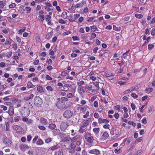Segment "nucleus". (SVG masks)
I'll return each instance as SVG.
<instances>
[{
	"label": "nucleus",
	"mask_w": 155,
	"mask_h": 155,
	"mask_svg": "<svg viewBox=\"0 0 155 155\" xmlns=\"http://www.w3.org/2000/svg\"><path fill=\"white\" fill-rule=\"evenodd\" d=\"M94 132L96 134H98L100 130V129L99 128H95L93 129Z\"/></svg>",
	"instance_id": "cd10ccee"
},
{
	"label": "nucleus",
	"mask_w": 155,
	"mask_h": 155,
	"mask_svg": "<svg viewBox=\"0 0 155 155\" xmlns=\"http://www.w3.org/2000/svg\"><path fill=\"white\" fill-rule=\"evenodd\" d=\"M41 21H43L45 19V16L44 15H42L39 16Z\"/></svg>",
	"instance_id": "6e6d98bb"
},
{
	"label": "nucleus",
	"mask_w": 155,
	"mask_h": 155,
	"mask_svg": "<svg viewBox=\"0 0 155 155\" xmlns=\"http://www.w3.org/2000/svg\"><path fill=\"white\" fill-rule=\"evenodd\" d=\"M20 149L22 151H25V149L28 147L25 144H21L19 146Z\"/></svg>",
	"instance_id": "f8f14e48"
},
{
	"label": "nucleus",
	"mask_w": 155,
	"mask_h": 155,
	"mask_svg": "<svg viewBox=\"0 0 155 155\" xmlns=\"http://www.w3.org/2000/svg\"><path fill=\"white\" fill-rule=\"evenodd\" d=\"M89 111H87L86 113V114L83 116L84 118H87L89 116Z\"/></svg>",
	"instance_id": "bf43d9fd"
},
{
	"label": "nucleus",
	"mask_w": 155,
	"mask_h": 155,
	"mask_svg": "<svg viewBox=\"0 0 155 155\" xmlns=\"http://www.w3.org/2000/svg\"><path fill=\"white\" fill-rule=\"evenodd\" d=\"M84 137L87 139V141L90 143H91L94 140V137L91 136V134L88 133H87L84 135Z\"/></svg>",
	"instance_id": "7ed1b4c3"
},
{
	"label": "nucleus",
	"mask_w": 155,
	"mask_h": 155,
	"mask_svg": "<svg viewBox=\"0 0 155 155\" xmlns=\"http://www.w3.org/2000/svg\"><path fill=\"white\" fill-rule=\"evenodd\" d=\"M89 153L91 154L98 155L100 154V152L99 150L97 149H93L90 150Z\"/></svg>",
	"instance_id": "0eeeda50"
},
{
	"label": "nucleus",
	"mask_w": 155,
	"mask_h": 155,
	"mask_svg": "<svg viewBox=\"0 0 155 155\" xmlns=\"http://www.w3.org/2000/svg\"><path fill=\"white\" fill-rule=\"evenodd\" d=\"M97 27L96 26L93 25L91 27V29L93 31H95L97 30Z\"/></svg>",
	"instance_id": "a19ab883"
},
{
	"label": "nucleus",
	"mask_w": 155,
	"mask_h": 155,
	"mask_svg": "<svg viewBox=\"0 0 155 155\" xmlns=\"http://www.w3.org/2000/svg\"><path fill=\"white\" fill-rule=\"evenodd\" d=\"M81 137L80 135H77L74 137L71 140V142L72 143H74L78 140L80 139Z\"/></svg>",
	"instance_id": "6e6552de"
},
{
	"label": "nucleus",
	"mask_w": 155,
	"mask_h": 155,
	"mask_svg": "<svg viewBox=\"0 0 155 155\" xmlns=\"http://www.w3.org/2000/svg\"><path fill=\"white\" fill-rule=\"evenodd\" d=\"M70 147L74 149L76 147V145L72 143H71L70 145Z\"/></svg>",
	"instance_id": "5fc2aeb1"
},
{
	"label": "nucleus",
	"mask_w": 155,
	"mask_h": 155,
	"mask_svg": "<svg viewBox=\"0 0 155 155\" xmlns=\"http://www.w3.org/2000/svg\"><path fill=\"white\" fill-rule=\"evenodd\" d=\"M1 108H2L3 110L4 111L6 110L7 109V107L6 106L4 105H1Z\"/></svg>",
	"instance_id": "603ef678"
},
{
	"label": "nucleus",
	"mask_w": 155,
	"mask_h": 155,
	"mask_svg": "<svg viewBox=\"0 0 155 155\" xmlns=\"http://www.w3.org/2000/svg\"><path fill=\"white\" fill-rule=\"evenodd\" d=\"M52 36V34L51 33H48L46 35V38L47 39H49Z\"/></svg>",
	"instance_id": "473e14b6"
},
{
	"label": "nucleus",
	"mask_w": 155,
	"mask_h": 155,
	"mask_svg": "<svg viewBox=\"0 0 155 155\" xmlns=\"http://www.w3.org/2000/svg\"><path fill=\"white\" fill-rule=\"evenodd\" d=\"M71 85L70 84H65L63 87V90L68 91V87H71Z\"/></svg>",
	"instance_id": "6ab92c4d"
},
{
	"label": "nucleus",
	"mask_w": 155,
	"mask_h": 155,
	"mask_svg": "<svg viewBox=\"0 0 155 155\" xmlns=\"http://www.w3.org/2000/svg\"><path fill=\"white\" fill-rule=\"evenodd\" d=\"M61 100L64 101H68V99L66 97H61Z\"/></svg>",
	"instance_id": "e2e57ef3"
},
{
	"label": "nucleus",
	"mask_w": 155,
	"mask_h": 155,
	"mask_svg": "<svg viewBox=\"0 0 155 155\" xmlns=\"http://www.w3.org/2000/svg\"><path fill=\"white\" fill-rule=\"evenodd\" d=\"M11 41V39L9 38H7L5 42V45L7 46L9 45H10V42Z\"/></svg>",
	"instance_id": "4be33fe9"
},
{
	"label": "nucleus",
	"mask_w": 155,
	"mask_h": 155,
	"mask_svg": "<svg viewBox=\"0 0 155 155\" xmlns=\"http://www.w3.org/2000/svg\"><path fill=\"white\" fill-rule=\"evenodd\" d=\"M71 140V138L69 136H67L62 139V141L63 142H67Z\"/></svg>",
	"instance_id": "a211bd4d"
},
{
	"label": "nucleus",
	"mask_w": 155,
	"mask_h": 155,
	"mask_svg": "<svg viewBox=\"0 0 155 155\" xmlns=\"http://www.w3.org/2000/svg\"><path fill=\"white\" fill-rule=\"evenodd\" d=\"M128 123L130 125H132L134 127L136 125V123L132 121L128 122Z\"/></svg>",
	"instance_id": "69168bd1"
},
{
	"label": "nucleus",
	"mask_w": 155,
	"mask_h": 155,
	"mask_svg": "<svg viewBox=\"0 0 155 155\" xmlns=\"http://www.w3.org/2000/svg\"><path fill=\"white\" fill-rule=\"evenodd\" d=\"M93 84L97 88V90L99 89L100 87L99 86V82H98L94 81L93 82Z\"/></svg>",
	"instance_id": "c85d7f7f"
},
{
	"label": "nucleus",
	"mask_w": 155,
	"mask_h": 155,
	"mask_svg": "<svg viewBox=\"0 0 155 155\" xmlns=\"http://www.w3.org/2000/svg\"><path fill=\"white\" fill-rule=\"evenodd\" d=\"M61 17L64 19H66L67 18L68 16L66 12H63L62 13Z\"/></svg>",
	"instance_id": "5701e85b"
},
{
	"label": "nucleus",
	"mask_w": 155,
	"mask_h": 155,
	"mask_svg": "<svg viewBox=\"0 0 155 155\" xmlns=\"http://www.w3.org/2000/svg\"><path fill=\"white\" fill-rule=\"evenodd\" d=\"M40 121L44 125H46L48 123L47 120L44 118L41 117L40 119Z\"/></svg>",
	"instance_id": "4468645a"
},
{
	"label": "nucleus",
	"mask_w": 155,
	"mask_h": 155,
	"mask_svg": "<svg viewBox=\"0 0 155 155\" xmlns=\"http://www.w3.org/2000/svg\"><path fill=\"white\" fill-rule=\"evenodd\" d=\"M80 15V14H74V18L75 20L78 18Z\"/></svg>",
	"instance_id": "8fccbe9b"
},
{
	"label": "nucleus",
	"mask_w": 155,
	"mask_h": 155,
	"mask_svg": "<svg viewBox=\"0 0 155 155\" xmlns=\"http://www.w3.org/2000/svg\"><path fill=\"white\" fill-rule=\"evenodd\" d=\"M19 116H17L15 117L14 121L15 122H18L19 120Z\"/></svg>",
	"instance_id": "864d4df0"
},
{
	"label": "nucleus",
	"mask_w": 155,
	"mask_h": 155,
	"mask_svg": "<svg viewBox=\"0 0 155 155\" xmlns=\"http://www.w3.org/2000/svg\"><path fill=\"white\" fill-rule=\"evenodd\" d=\"M77 83L78 86L79 85H80V86H81V85H83L84 84V82L83 81H80L79 82H77Z\"/></svg>",
	"instance_id": "052dcab7"
},
{
	"label": "nucleus",
	"mask_w": 155,
	"mask_h": 155,
	"mask_svg": "<svg viewBox=\"0 0 155 155\" xmlns=\"http://www.w3.org/2000/svg\"><path fill=\"white\" fill-rule=\"evenodd\" d=\"M143 15L140 14H135V16L138 18H141L143 17Z\"/></svg>",
	"instance_id": "f704fd0d"
},
{
	"label": "nucleus",
	"mask_w": 155,
	"mask_h": 155,
	"mask_svg": "<svg viewBox=\"0 0 155 155\" xmlns=\"http://www.w3.org/2000/svg\"><path fill=\"white\" fill-rule=\"evenodd\" d=\"M6 4L5 3H4V2L2 1L0 2V7L1 8H3Z\"/></svg>",
	"instance_id": "4c0bfd02"
},
{
	"label": "nucleus",
	"mask_w": 155,
	"mask_h": 155,
	"mask_svg": "<svg viewBox=\"0 0 155 155\" xmlns=\"http://www.w3.org/2000/svg\"><path fill=\"white\" fill-rule=\"evenodd\" d=\"M60 130L59 129H55L53 131V135H57L59 134Z\"/></svg>",
	"instance_id": "f3484780"
},
{
	"label": "nucleus",
	"mask_w": 155,
	"mask_h": 155,
	"mask_svg": "<svg viewBox=\"0 0 155 155\" xmlns=\"http://www.w3.org/2000/svg\"><path fill=\"white\" fill-rule=\"evenodd\" d=\"M56 106L59 109H61L65 107V104L63 102H58Z\"/></svg>",
	"instance_id": "1a4fd4ad"
},
{
	"label": "nucleus",
	"mask_w": 155,
	"mask_h": 155,
	"mask_svg": "<svg viewBox=\"0 0 155 155\" xmlns=\"http://www.w3.org/2000/svg\"><path fill=\"white\" fill-rule=\"evenodd\" d=\"M129 51V50H128L123 54V57L124 59L127 58V56H128V54Z\"/></svg>",
	"instance_id": "58836bf2"
},
{
	"label": "nucleus",
	"mask_w": 155,
	"mask_h": 155,
	"mask_svg": "<svg viewBox=\"0 0 155 155\" xmlns=\"http://www.w3.org/2000/svg\"><path fill=\"white\" fill-rule=\"evenodd\" d=\"M34 87V86L32 84L30 81H28L27 84V87L28 88H32Z\"/></svg>",
	"instance_id": "412c9836"
},
{
	"label": "nucleus",
	"mask_w": 155,
	"mask_h": 155,
	"mask_svg": "<svg viewBox=\"0 0 155 155\" xmlns=\"http://www.w3.org/2000/svg\"><path fill=\"white\" fill-rule=\"evenodd\" d=\"M142 151L140 150H139L136 152L134 153L133 155H140L142 153Z\"/></svg>",
	"instance_id": "c756f323"
},
{
	"label": "nucleus",
	"mask_w": 155,
	"mask_h": 155,
	"mask_svg": "<svg viewBox=\"0 0 155 155\" xmlns=\"http://www.w3.org/2000/svg\"><path fill=\"white\" fill-rule=\"evenodd\" d=\"M68 126V124L67 123L62 122L60 125V129L62 131H64Z\"/></svg>",
	"instance_id": "20e7f679"
},
{
	"label": "nucleus",
	"mask_w": 155,
	"mask_h": 155,
	"mask_svg": "<svg viewBox=\"0 0 155 155\" xmlns=\"http://www.w3.org/2000/svg\"><path fill=\"white\" fill-rule=\"evenodd\" d=\"M51 138H49L47 139H46L45 140V142L46 143H48L50 142L51 141Z\"/></svg>",
	"instance_id": "680f3d73"
},
{
	"label": "nucleus",
	"mask_w": 155,
	"mask_h": 155,
	"mask_svg": "<svg viewBox=\"0 0 155 155\" xmlns=\"http://www.w3.org/2000/svg\"><path fill=\"white\" fill-rule=\"evenodd\" d=\"M13 48L15 50H16L17 48V45L15 43H14L12 44Z\"/></svg>",
	"instance_id": "09e8293b"
},
{
	"label": "nucleus",
	"mask_w": 155,
	"mask_h": 155,
	"mask_svg": "<svg viewBox=\"0 0 155 155\" xmlns=\"http://www.w3.org/2000/svg\"><path fill=\"white\" fill-rule=\"evenodd\" d=\"M51 18V16L49 15H45V19L47 21H50Z\"/></svg>",
	"instance_id": "c9c22d12"
},
{
	"label": "nucleus",
	"mask_w": 155,
	"mask_h": 155,
	"mask_svg": "<svg viewBox=\"0 0 155 155\" xmlns=\"http://www.w3.org/2000/svg\"><path fill=\"white\" fill-rule=\"evenodd\" d=\"M51 129H54L55 128L56 125L54 124H50L48 126Z\"/></svg>",
	"instance_id": "bb28decb"
},
{
	"label": "nucleus",
	"mask_w": 155,
	"mask_h": 155,
	"mask_svg": "<svg viewBox=\"0 0 155 155\" xmlns=\"http://www.w3.org/2000/svg\"><path fill=\"white\" fill-rule=\"evenodd\" d=\"M110 100V97L108 96H106L103 99H101V101L102 102H103L105 104L107 103Z\"/></svg>",
	"instance_id": "9d476101"
},
{
	"label": "nucleus",
	"mask_w": 155,
	"mask_h": 155,
	"mask_svg": "<svg viewBox=\"0 0 155 155\" xmlns=\"http://www.w3.org/2000/svg\"><path fill=\"white\" fill-rule=\"evenodd\" d=\"M80 110L82 113H84L85 112L87 109V108L85 107H81L80 108Z\"/></svg>",
	"instance_id": "2f4dec72"
},
{
	"label": "nucleus",
	"mask_w": 155,
	"mask_h": 155,
	"mask_svg": "<svg viewBox=\"0 0 155 155\" xmlns=\"http://www.w3.org/2000/svg\"><path fill=\"white\" fill-rule=\"evenodd\" d=\"M25 30V28H23L21 29H20L19 31V34H21V33L22 32H23Z\"/></svg>",
	"instance_id": "3c124183"
},
{
	"label": "nucleus",
	"mask_w": 155,
	"mask_h": 155,
	"mask_svg": "<svg viewBox=\"0 0 155 155\" xmlns=\"http://www.w3.org/2000/svg\"><path fill=\"white\" fill-rule=\"evenodd\" d=\"M43 143V140L41 139H39L37 142V144L39 145H41Z\"/></svg>",
	"instance_id": "7c9ffc66"
},
{
	"label": "nucleus",
	"mask_w": 155,
	"mask_h": 155,
	"mask_svg": "<svg viewBox=\"0 0 155 155\" xmlns=\"http://www.w3.org/2000/svg\"><path fill=\"white\" fill-rule=\"evenodd\" d=\"M37 90L40 93H42L43 92V90L42 87L38 86L37 87Z\"/></svg>",
	"instance_id": "393cba45"
},
{
	"label": "nucleus",
	"mask_w": 155,
	"mask_h": 155,
	"mask_svg": "<svg viewBox=\"0 0 155 155\" xmlns=\"http://www.w3.org/2000/svg\"><path fill=\"white\" fill-rule=\"evenodd\" d=\"M83 127H81L80 129L79 130V132L80 133H83L84 132V129H83Z\"/></svg>",
	"instance_id": "4d7b16f0"
},
{
	"label": "nucleus",
	"mask_w": 155,
	"mask_h": 155,
	"mask_svg": "<svg viewBox=\"0 0 155 155\" xmlns=\"http://www.w3.org/2000/svg\"><path fill=\"white\" fill-rule=\"evenodd\" d=\"M25 10L27 12V13H29L31 11V8L29 7H26L25 8Z\"/></svg>",
	"instance_id": "ea45409f"
},
{
	"label": "nucleus",
	"mask_w": 155,
	"mask_h": 155,
	"mask_svg": "<svg viewBox=\"0 0 155 155\" xmlns=\"http://www.w3.org/2000/svg\"><path fill=\"white\" fill-rule=\"evenodd\" d=\"M13 129L18 132H20L22 130V128L17 125H15L13 126Z\"/></svg>",
	"instance_id": "423d86ee"
},
{
	"label": "nucleus",
	"mask_w": 155,
	"mask_h": 155,
	"mask_svg": "<svg viewBox=\"0 0 155 155\" xmlns=\"http://www.w3.org/2000/svg\"><path fill=\"white\" fill-rule=\"evenodd\" d=\"M89 122L87 120H84L83 122V124H82L81 127H82L84 128L86 127L88 124Z\"/></svg>",
	"instance_id": "2eb2a0df"
},
{
	"label": "nucleus",
	"mask_w": 155,
	"mask_h": 155,
	"mask_svg": "<svg viewBox=\"0 0 155 155\" xmlns=\"http://www.w3.org/2000/svg\"><path fill=\"white\" fill-rule=\"evenodd\" d=\"M102 136L105 139L107 138L109 136L108 134L106 132H104Z\"/></svg>",
	"instance_id": "72a5a7b5"
},
{
	"label": "nucleus",
	"mask_w": 155,
	"mask_h": 155,
	"mask_svg": "<svg viewBox=\"0 0 155 155\" xmlns=\"http://www.w3.org/2000/svg\"><path fill=\"white\" fill-rule=\"evenodd\" d=\"M6 130L9 131L10 130L9 127V123L8 122H7L6 124Z\"/></svg>",
	"instance_id": "49530a36"
},
{
	"label": "nucleus",
	"mask_w": 155,
	"mask_h": 155,
	"mask_svg": "<svg viewBox=\"0 0 155 155\" xmlns=\"http://www.w3.org/2000/svg\"><path fill=\"white\" fill-rule=\"evenodd\" d=\"M94 105L95 107H97L98 106V102L97 101H95L94 103Z\"/></svg>",
	"instance_id": "0e129e2a"
},
{
	"label": "nucleus",
	"mask_w": 155,
	"mask_h": 155,
	"mask_svg": "<svg viewBox=\"0 0 155 155\" xmlns=\"http://www.w3.org/2000/svg\"><path fill=\"white\" fill-rule=\"evenodd\" d=\"M73 112L71 110H65L64 113L63 117L65 118H70L72 116Z\"/></svg>",
	"instance_id": "f03ea898"
},
{
	"label": "nucleus",
	"mask_w": 155,
	"mask_h": 155,
	"mask_svg": "<svg viewBox=\"0 0 155 155\" xmlns=\"http://www.w3.org/2000/svg\"><path fill=\"white\" fill-rule=\"evenodd\" d=\"M153 89L151 88H146L145 91L146 93H150L152 92L153 91Z\"/></svg>",
	"instance_id": "a878e982"
},
{
	"label": "nucleus",
	"mask_w": 155,
	"mask_h": 155,
	"mask_svg": "<svg viewBox=\"0 0 155 155\" xmlns=\"http://www.w3.org/2000/svg\"><path fill=\"white\" fill-rule=\"evenodd\" d=\"M58 21V22L61 24H64L66 23V22L62 19H59Z\"/></svg>",
	"instance_id": "37998d69"
},
{
	"label": "nucleus",
	"mask_w": 155,
	"mask_h": 155,
	"mask_svg": "<svg viewBox=\"0 0 155 155\" xmlns=\"http://www.w3.org/2000/svg\"><path fill=\"white\" fill-rule=\"evenodd\" d=\"M46 89L47 90L50 91H53L52 88L50 86H47L46 87Z\"/></svg>",
	"instance_id": "774afa93"
},
{
	"label": "nucleus",
	"mask_w": 155,
	"mask_h": 155,
	"mask_svg": "<svg viewBox=\"0 0 155 155\" xmlns=\"http://www.w3.org/2000/svg\"><path fill=\"white\" fill-rule=\"evenodd\" d=\"M3 141L5 144L7 145H9L12 143V142L11 140L6 137H5L3 138Z\"/></svg>",
	"instance_id": "39448f33"
},
{
	"label": "nucleus",
	"mask_w": 155,
	"mask_h": 155,
	"mask_svg": "<svg viewBox=\"0 0 155 155\" xmlns=\"http://www.w3.org/2000/svg\"><path fill=\"white\" fill-rule=\"evenodd\" d=\"M58 146L57 145H55L54 146H53L51 147V150L53 151L56 149H58Z\"/></svg>",
	"instance_id": "e433bc0d"
},
{
	"label": "nucleus",
	"mask_w": 155,
	"mask_h": 155,
	"mask_svg": "<svg viewBox=\"0 0 155 155\" xmlns=\"http://www.w3.org/2000/svg\"><path fill=\"white\" fill-rule=\"evenodd\" d=\"M124 67H123L122 68H120V69H117L115 71V73L117 74L118 73H121L123 72L124 71Z\"/></svg>",
	"instance_id": "aec40b11"
},
{
	"label": "nucleus",
	"mask_w": 155,
	"mask_h": 155,
	"mask_svg": "<svg viewBox=\"0 0 155 155\" xmlns=\"http://www.w3.org/2000/svg\"><path fill=\"white\" fill-rule=\"evenodd\" d=\"M8 113L10 116H12L14 114L13 107L12 106H10L9 107V110Z\"/></svg>",
	"instance_id": "9b49d317"
},
{
	"label": "nucleus",
	"mask_w": 155,
	"mask_h": 155,
	"mask_svg": "<svg viewBox=\"0 0 155 155\" xmlns=\"http://www.w3.org/2000/svg\"><path fill=\"white\" fill-rule=\"evenodd\" d=\"M73 96L74 94H73L72 93H70L67 94V97L68 98H71L73 97Z\"/></svg>",
	"instance_id": "de8ad7c7"
},
{
	"label": "nucleus",
	"mask_w": 155,
	"mask_h": 155,
	"mask_svg": "<svg viewBox=\"0 0 155 155\" xmlns=\"http://www.w3.org/2000/svg\"><path fill=\"white\" fill-rule=\"evenodd\" d=\"M5 64L3 62L0 63V66L2 68L5 67Z\"/></svg>",
	"instance_id": "338daca9"
},
{
	"label": "nucleus",
	"mask_w": 155,
	"mask_h": 155,
	"mask_svg": "<svg viewBox=\"0 0 155 155\" xmlns=\"http://www.w3.org/2000/svg\"><path fill=\"white\" fill-rule=\"evenodd\" d=\"M16 5V4L14 3H12L9 5V8H14L15 7Z\"/></svg>",
	"instance_id": "c03bdc74"
},
{
	"label": "nucleus",
	"mask_w": 155,
	"mask_h": 155,
	"mask_svg": "<svg viewBox=\"0 0 155 155\" xmlns=\"http://www.w3.org/2000/svg\"><path fill=\"white\" fill-rule=\"evenodd\" d=\"M154 46V45L153 44H149L148 45V48L149 50H151Z\"/></svg>",
	"instance_id": "79ce46f5"
},
{
	"label": "nucleus",
	"mask_w": 155,
	"mask_h": 155,
	"mask_svg": "<svg viewBox=\"0 0 155 155\" xmlns=\"http://www.w3.org/2000/svg\"><path fill=\"white\" fill-rule=\"evenodd\" d=\"M72 39L74 41L79 40V38L78 37H77L76 36H73L72 37Z\"/></svg>",
	"instance_id": "13d9d810"
},
{
	"label": "nucleus",
	"mask_w": 155,
	"mask_h": 155,
	"mask_svg": "<svg viewBox=\"0 0 155 155\" xmlns=\"http://www.w3.org/2000/svg\"><path fill=\"white\" fill-rule=\"evenodd\" d=\"M34 96V95L33 94H31L29 95H28L25 96L24 98V99L25 100L28 101L32 98Z\"/></svg>",
	"instance_id": "ddd939ff"
},
{
	"label": "nucleus",
	"mask_w": 155,
	"mask_h": 155,
	"mask_svg": "<svg viewBox=\"0 0 155 155\" xmlns=\"http://www.w3.org/2000/svg\"><path fill=\"white\" fill-rule=\"evenodd\" d=\"M78 89L80 93H82V92H85L83 88V87L80 86V85L78 86Z\"/></svg>",
	"instance_id": "dca6fc26"
},
{
	"label": "nucleus",
	"mask_w": 155,
	"mask_h": 155,
	"mask_svg": "<svg viewBox=\"0 0 155 155\" xmlns=\"http://www.w3.org/2000/svg\"><path fill=\"white\" fill-rule=\"evenodd\" d=\"M34 104L37 107H41L42 103V99L38 96H36L34 99Z\"/></svg>",
	"instance_id": "f257e3e1"
},
{
	"label": "nucleus",
	"mask_w": 155,
	"mask_h": 155,
	"mask_svg": "<svg viewBox=\"0 0 155 155\" xmlns=\"http://www.w3.org/2000/svg\"><path fill=\"white\" fill-rule=\"evenodd\" d=\"M69 72L68 71L66 70L62 72L61 73V75L62 76H65Z\"/></svg>",
	"instance_id": "b1692460"
},
{
	"label": "nucleus",
	"mask_w": 155,
	"mask_h": 155,
	"mask_svg": "<svg viewBox=\"0 0 155 155\" xmlns=\"http://www.w3.org/2000/svg\"><path fill=\"white\" fill-rule=\"evenodd\" d=\"M38 127L40 130H45L46 129L45 127L44 126L39 125Z\"/></svg>",
	"instance_id": "a18cd8bd"
}]
</instances>
